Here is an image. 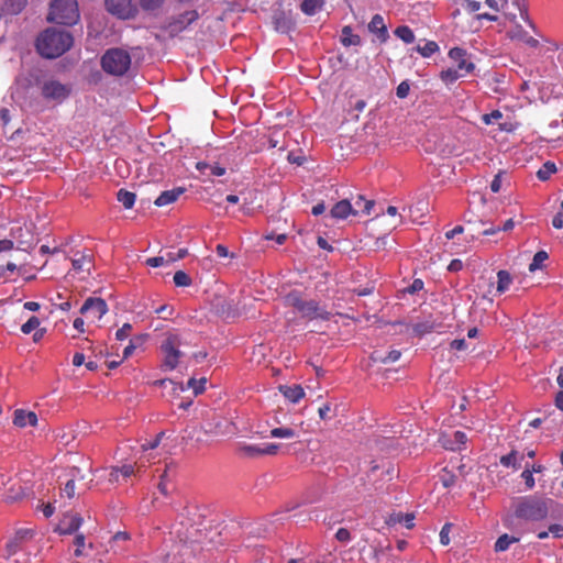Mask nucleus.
I'll return each mask as SVG.
<instances>
[{"label": "nucleus", "instance_id": "f257e3e1", "mask_svg": "<svg viewBox=\"0 0 563 563\" xmlns=\"http://www.w3.org/2000/svg\"><path fill=\"white\" fill-rule=\"evenodd\" d=\"M236 432V427L227 417L212 412L199 426L194 427L189 432V438L198 446L209 445L220 437L232 435Z\"/></svg>", "mask_w": 563, "mask_h": 563}, {"label": "nucleus", "instance_id": "f03ea898", "mask_svg": "<svg viewBox=\"0 0 563 563\" xmlns=\"http://www.w3.org/2000/svg\"><path fill=\"white\" fill-rule=\"evenodd\" d=\"M555 505L551 498L527 495L515 499L512 508L516 518L525 521H542L547 519L550 509Z\"/></svg>", "mask_w": 563, "mask_h": 563}, {"label": "nucleus", "instance_id": "7ed1b4c3", "mask_svg": "<svg viewBox=\"0 0 563 563\" xmlns=\"http://www.w3.org/2000/svg\"><path fill=\"white\" fill-rule=\"evenodd\" d=\"M69 32L48 27L40 34L36 41L37 52L45 58H56L67 52L73 45Z\"/></svg>", "mask_w": 563, "mask_h": 563}, {"label": "nucleus", "instance_id": "20e7f679", "mask_svg": "<svg viewBox=\"0 0 563 563\" xmlns=\"http://www.w3.org/2000/svg\"><path fill=\"white\" fill-rule=\"evenodd\" d=\"M284 302L287 307L292 308L295 311L300 313L302 318L313 320V319H330L331 313L327 311L324 308L320 307L319 303L314 300H308L302 298V296L292 291L289 292L285 298Z\"/></svg>", "mask_w": 563, "mask_h": 563}, {"label": "nucleus", "instance_id": "39448f33", "mask_svg": "<svg viewBox=\"0 0 563 563\" xmlns=\"http://www.w3.org/2000/svg\"><path fill=\"white\" fill-rule=\"evenodd\" d=\"M132 64L131 55L123 48H109L101 57L102 69L112 76H123Z\"/></svg>", "mask_w": 563, "mask_h": 563}, {"label": "nucleus", "instance_id": "423d86ee", "mask_svg": "<svg viewBox=\"0 0 563 563\" xmlns=\"http://www.w3.org/2000/svg\"><path fill=\"white\" fill-rule=\"evenodd\" d=\"M57 24L73 25L79 20L77 0H53L47 18Z\"/></svg>", "mask_w": 563, "mask_h": 563}, {"label": "nucleus", "instance_id": "0eeeda50", "mask_svg": "<svg viewBox=\"0 0 563 563\" xmlns=\"http://www.w3.org/2000/svg\"><path fill=\"white\" fill-rule=\"evenodd\" d=\"M183 344L181 336L176 332L166 333L165 340L162 343L163 353V367L166 369H174L179 364L183 352L179 347Z\"/></svg>", "mask_w": 563, "mask_h": 563}, {"label": "nucleus", "instance_id": "6e6552de", "mask_svg": "<svg viewBox=\"0 0 563 563\" xmlns=\"http://www.w3.org/2000/svg\"><path fill=\"white\" fill-rule=\"evenodd\" d=\"M37 86L40 88L41 96L48 101L62 102L70 92L67 85L55 79L37 81Z\"/></svg>", "mask_w": 563, "mask_h": 563}, {"label": "nucleus", "instance_id": "1a4fd4ad", "mask_svg": "<svg viewBox=\"0 0 563 563\" xmlns=\"http://www.w3.org/2000/svg\"><path fill=\"white\" fill-rule=\"evenodd\" d=\"M206 389H170L169 400L173 406L187 409L191 406L194 398L201 395Z\"/></svg>", "mask_w": 563, "mask_h": 563}, {"label": "nucleus", "instance_id": "9d476101", "mask_svg": "<svg viewBox=\"0 0 563 563\" xmlns=\"http://www.w3.org/2000/svg\"><path fill=\"white\" fill-rule=\"evenodd\" d=\"M197 19L198 13L196 11H187L170 21L165 29L170 36H176L186 30Z\"/></svg>", "mask_w": 563, "mask_h": 563}, {"label": "nucleus", "instance_id": "9b49d317", "mask_svg": "<svg viewBox=\"0 0 563 563\" xmlns=\"http://www.w3.org/2000/svg\"><path fill=\"white\" fill-rule=\"evenodd\" d=\"M108 312V306L101 298H88L80 308V313L88 314L93 320H100Z\"/></svg>", "mask_w": 563, "mask_h": 563}, {"label": "nucleus", "instance_id": "f8f14e48", "mask_svg": "<svg viewBox=\"0 0 563 563\" xmlns=\"http://www.w3.org/2000/svg\"><path fill=\"white\" fill-rule=\"evenodd\" d=\"M449 57L457 64V68L464 75L472 73L475 65L466 58V51L460 47H453L449 52Z\"/></svg>", "mask_w": 563, "mask_h": 563}, {"label": "nucleus", "instance_id": "ddd939ff", "mask_svg": "<svg viewBox=\"0 0 563 563\" xmlns=\"http://www.w3.org/2000/svg\"><path fill=\"white\" fill-rule=\"evenodd\" d=\"M82 523V517L78 514H66L60 520L57 530L60 534H71L76 532Z\"/></svg>", "mask_w": 563, "mask_h": 563}, {"label": "nucleus", "instance_id": "4468645a", "mask_svg": "<svg viewBox=\"0 0 563 563\" xmlns=\"http://www.w3.org/2000/svg\"><path fill=\"white\" fill-rule=\"evenodd\" d=\"M109 12L120 18H128L132 12L131 0H106Z\"/></svg>", "mask_w": 563, "mask_h": 563}, {"label": "nucleus", "instance_id": "2eb2a0df", "mask_svg": "<svg viewBox=\"0 0 563 563\" xmlns=\"http://www.w3.org/2000/svg\"><path fill=\"white\" fill-rule=\"evenodd\" d=\"M32 537L31 530L20 529L14 536L7 542V551L9 555L15 554L22 544Z\"/></svg>", "mask_w": 563, "mask_h": 563}, {"label": "nucleus", "instance_id": "dca6fc26", "mask_svg": "<svg viewBox=\"0 0 563 563\" xmlns=\"http://www.w3.org/2000/svg\"><path fill=\"white\" fill-rule=\"evenodd\" d=\"M135 474V467L132 464H123L121 466H113L109 473V482L110 483H121L122 481H126L132 475Z\"/></svg>", "mask_w": 563, "mask_h": 563}, {"label": "nucleus", "instance_id": "f3484780", "mask_svg": "<svg viewBox=\"0 0 563 563\" xmlns=\"http://www.w3.org/2000/svg\"><path fill=\"white\" fill-rule=\"evenodd\" d=\"M369 32L377 35L380 42H386L388 38L387 26L384 22V18L380 14H375L368 23Z\"/></svg>", "mask_w": 563, "mask_h": 563}, {"label": "nucleus", "instance_id": "a211bd4d", "mask_svg": "<svg viewBox=\"0 0 563 563\" xmlns=\"http://www.w3.org/2000/svg\"><path fill=\"white\" fill-rule=\"evenodd\" d=\"M37 416L34 411H25L23 409H16L14 411L13 424L19 428H24L26 426H36Z\"/></svg>", "mask_w": 563, "mask_h": 563}, {"label": "nucleus", "instance_id": "6ab92c4d", "mask_svg": "<svg viewBox=\"0 0 563 563\" xmlns=\"http://www.w3.org/2000/svg\"><path fill=\"white\" fill-rule=\"evenodd\" d=\"M330 213L332 218L345 219L350 214H358V210L353 209V206L347 199H343L333 206Z\"/></svg>", "mask_w": 563, "mask_h": 563}, {"label": "nucleus", "instance_id": "aec40b11", "mask_svg": "<svg viewBox=\"0 0 563 563\" xmlns=\"http://www.w3.org/2000/svg\"><path fill=\"white\" fill-rule=\"evenodd\" d=\"M467 442V435L463 431H455L452 439H443V448L450 451H460Z\"/></svg>", "mask_w": 563, "mask_h": 563}, {"label": "nucleus", "instance_id": "412c9836", "mask_svg": "<svg viewBox=\"0 0 563 563\" xmlns=\"http://www.w3.org/2000/svg\"><path fill=\"white\" fill-rule=\"evenodd\" d=\"M273 23L275 25V30L282 33L290 31L294 26L291 16L284 11L275 12L273 16Z\"/></svg>", "mask_w": 563, "mask_h": 563}, {"label": "nucleus", "instance_id": "4be33fe9", "mask_svg": "<svg viewBox=\"0 0 563 563\" xmlns=\"http://www.w3.org/2000/svg\"><path fill=\"white\" fill-rule=\"evenodd\" d=\"M413 520H415L413 514L393 512L386 519V523L388 526H396L399 523V525H404L408 529H411L415 526Z\"/></svg>", "mask_w": 563, "mask_h": 563}, {"label": "nucleus", "instance_id": "5701e85b", "mask_svg": "<svg viewBox=\"0 0 563 563\" xmlns=\"http://www.w3.org/2000/svg\"><path fill=\"white\" fill-rule=\"evenodd\" d=\"M269 437L275 439L292 440L299 437L295 428L283 426L271 429Z\"/></svg>", "mask_w": 563, "mask_h": 563}, {"label": "nucleus", "instance_id": "b1692460", "mask_svg": "<svg viewBox=\"0 0 563 563\" xmlns=\"http://www.w3.org/2000/svg\"><path fill=\"white\" fill-rule=\"evenodd\" d=\"M522 460H523V454H520L518 451L512 450L510 453L503 455L500 457L499 462L505 467H511L514 470H519L521 467Z\"/></svg>", "mask_w": 563, "mask_h": 563}, {"label": "nucleus", "instance_id": "393cba45", "mask_svg": "<svg viewBox=\"0 0 563 563\" xmlns=\"http://www.w3.org/2000/svg\"><path fill=\"white\" fill-rule=\"evenodd\" d=\"M184 192L183 188H176L172 190L163 191L154 201V203L158 207L167 206L178 199V197Z\"/></svg>", "mask_w": 563, "mask_h": 563}, {"label": "nucleus", "instance_id": "a878e982", "mask_svg": "<svg viewBox=\"0 0 563 563\" xmlns=\"http://www.w3.org/2000/svg\"><path fill=\"white\" fill-rule=\"evenodd\" d=\"M238 453L242 457L247 459H256L263 456L262 444H240L238 448Z\"/></svg>", "mask_w": 563, "mask_h": 563}, {"label": "nucleus", "instance_id": "bb28decb", "mask_svg": "<svg viewBox=\"0 0 563 563\" xmlns=\"http://www.w3.org/2000/svg\"><path fill=\"white\" fill-rule=\"evenodd\" d=\"M80 478L84 479V476L80 475V470L78 467L73 468L71 478L65 484L63 488V495L67 498H73L75 496V479Z\"/></svg>", "mask_w": 563, "mask_h": 563}, {"label": "nucleus", "instance_id": "cd10ccee", "mask_svg": "<svg viewBox=\"0 0 563 563\" xmlns=\"http://www.w3.org/2000/svg\"><path fill=\"white\" fill-rule=\"evenodd\" d=\"M341 42L344 46H356L361 44V37L357 34H353L351 26H344Z\"/></svg>", "mask_w": 563, "mask_h": 563}, {"label": "nucleus", "instance_id": "c85d7f7f", "mask_svg": "<svg viewBox=\"0 0 563 563\" xmlns=\"http://www.w3.org/2000/svg\"><path fill=\"white\" fill-rule=\"evenodd\" d=\"M440 47L434 41H428L423 45H417L413 51L419 53L422 57H430L439 52Z\"/></svg>", "mask_w": 563, "mask_h": 563}, {"label": "nucleus", "instance_id": "c756f323", "mask_svg": "<svg viewBox=\"0 0 563 563\" xmlns=\"http://www.w3.org/2000/svg\"><path fill=\"white\" fill-rule=\"evenodd\" d=\"M519 539L516 538V537H510L508 536L507 533L505 534H501L497 541L495 542V551L496 552H504L506 550L509 549V547L512 544V543H516L518 542Z\"/></svg>", "mask_w": 563, "mask_h": 563}, {"label": "nucleus", "instance_id": "7c9ffc66", "mask_svg": "<svg viewBox=\"0 0 563 563\" xmlns=\"http://www.w3.org/2000/svg\"><path fill=\"white\" fill-rule=\"evenodd\" d=\"M497 291L499 294H504L506 290H508L511 282H512V278L510 276V274L507 272V271H499L497 273Z\"/></svg>", "mask_w": 563, "mask_h": 563}, {"label": "nucleus", "instance_id": "2f4dec72", "mask_svg": "<svg viewBox=\"0 0 563 563\" xmlns=\"http://www.w3.org/2000/svg\"><path fill=\"white\" fill-rule=\"evenodd\" d=\"M118 201H120L125 209H131L135 202V194L125 189H120L117 194Z\"/></svg>", "mask_w": 563, "mask_h": 563}, {"label": "nucleus", "instance_id": "473e14b6", "mask_svg": "<svg viewBox=\"0 0 563 563\" xmlns=\"http://www.w3.org/2000/svg\"><path fill=\"white\" fill-rule=\"evenodd\" d=\"M373 207V200H367L363 196L358 195L354 201L353 209H357L358 213L369 214Z\"/></svg>", "mask_w": 563, "mask_h": 563}, {"label": "nucleus", "instance_id": "72a5a7b5", "mask_svg": "<svg viewBox=\"0 0 563 563\" xmlns=\"http://www.w3.org/2000/svg\"><path fill=\"white\" fill-rule=\"evenodd\" d=\"M464 74L461 73L459 69L456 68H448L445 70H442L440 73V78L441 80L446 84V85H450V84H453L454 81H456L459 78L463 77Z\"/></svg>", "mask_w": 563, "mask_h": 563}, {"label": "nucleus", "instance_id": "f704fd0d", "mask_svg": "<svg viewBox=\"0 0 563 563\" xmlns=\"http://www.w3.org/2000/svg\"><path fill=\"white\" fill-rule=\"evenodd\" d=\"M395 35L407 44L415 41V34L412 30L407 25H400L395 30Z\"/></svg>", "mask_w": 563, "mask_h": 563}, {"label": "nucleus", "instance_id": "c9c22d12", "mask_svg": "<svg viewBox=\"0 0 563 563\" xmlns=\"http://www.w3.org/2000/svg\"><path fill=\"white\" fill-rule=\"evenodd\" d=\"M556 172V166L553 162H545L542 167L538 170L537 176L540 180H548L551 175Z\"/></svg>", "mask_w": 563, "mask_h": 563}, {"label": "nucleus", "instance_id": "e433bc0d", "mask_svg": "<svg viewBox=\"0 0 563 563\" xmlns=\"http://www.w3.org/2000/svg\"><path fill=\"white\" fill-rule=\"evenodd\" d=\"M286 400L297 404L305 397V389H279Z\"/></svg>", "mask_w": 563, "mask_h": 563}, {"label": "nucleus", "instance_id": "4c0bfd02", "mask_svg": "<svg viewBox=\"0 0 563 563\" xmlns=\"http://www.w3.org/2000/svg\"><path fill=\"white\" fill-rule=\"evenodd\" d=\"M176 261V257H174V254L172 253H168L167 256H155V257H150L146 260V265L151 266V267H159V266H163L167 263H170V262H175Z\"/></svg>", "mask_w": 563, "mask_h": 563}, {"label": "nucleus", "instance_id": "58836bf2", "mask_svg": "<svg viewBox=\"0 0 563 563\" xmlns=\"http://www.w3.org/2000/svg\"><path fill=\"white\" fill-rule=\"evenodd\" d=\"M322 0H303L300 8L301 11L308 15H312L321 8Z\"/></svg>", "mask_w": 563, "mask_h": 563}, {"label": "nucleus", "instance_id": "ea45409f", "mask_svg": "<svg viewBox=\"0 0 563 563\" xmlns=\"http://www.w3.org/2000/svg\"><path fill=\"white\" fill-rule=\"evenodd\" d=\"M400 357V352L393 350L386 356L379 354V352H374L373 358L374 361H379L382 363H394L398 361Z\"/></svg>", "mask_w": 563, "mask_h": 563}, {"label": "nucleus", "instance_id": "a19ab883", "mask_svg": "<svg viewBox=\"0 0 563 563\" xmlns=\"http://www.w3.org/2000/svg\"><path fill=\"white\" fill-rule=\"evenodd\" d=\"M548 253L545 251H539L534 254L532 262L529 265V271L534 272L541 268L544 261L548 260Z\"/></svg>", "mask_w": 563, "mask_h": 563}, {"label": "nucleus", "instance_id": "79ce46f5", "mask_svg": "<svg viewBox=\"0 0 563 563\" xmlns=\"http://www.w3.org/2000/svg\"><path fill=\"white\" fill-rule=\"evenodd\" d=\"M90 262H91V258L89 255H81L80 257L73 260V267L76 271L89 272L90 271V266H89Z\"/></svg>", "mask_w": 563, "mask_h": 563}, {"label": "nucleus", "instance_id": "37998d69", "mask_svg": "<svg viewBox=\"0 0 563 563\" xmlns=\"http://www.w3.org/2000/svg\"><path fill=\"white\" fill-rule=\"evenodd\" d=\"M456 476L451 471L443 468L440 474V482L442 483L443 487L449 488L452 487L455 484Z\"/></svg>", "mask_w": 563, "mask_h": 563}, {"label": "nucleus", "instance_id": "c03bdc74", "mask_svg": "<svg viewBox=\"0 0 563 563\" xmlns=\"http://www.w3.org/2000/svg\"><path fill=\"white\" fill-rule=\"evenodd\" d=\"M520 477L525 481L526 489L531 490L536 486L533 473L529 470V464H526Z\"/></svg>", "mask_w": 563, "mask_h": 563}, {"label": "nucleus", "instance_id": "a18cd8bd", "mask_svg": "<svg viewBox=\"0 0 563 563\" xmlns=\"http://www.w3.org/2000/svg\"><path fill=\"white\" fill-rule=\"evenodd\" d=\"M174 283L177 287H187L191 284V278L184 271H177L174 275Z\"/></svg>", "mask_w": 563, "mask_h": 563}, {"label": "nucleus", "instance_id": "49530a36", "mask_svg": "<svg viewBox=\"0 0 563 563\" xmlns=\"http://www.w3.org/2000/svg\"><path fill=\"white\" fill-rule=\"evenodd\" d=\"M165 0H140V5L145 11H155L162 8Z\"/></svg>", "mask_w": 563, "mask_h": 563}, {"label": "nucleus", "instance_id": "de8ad7c7", "mask_svg": "<svg viewBox=\"0 0 563 563\" xmlns=\"http://www.w3.org/2000/svg\"><path fill=\"white\" fill-rule=\"evenodd\" d=\"M512 38H518L519 41H522L527 45L534 47L538 45V41L533 38L532 36L528 35L523 31L519 30L516 33H514Z\"/></svg>", "mask_w": 563, "mask_h": 563}, {"label": "nucleus", "instance_id": "09e8293b", "mask_svg": "<svg viewBox=\"0 0 563 563\" xmlns=\"http://www.w3.org/2000/svg\"><path fill=\"white\" fill-rule=\"evenodd\" d=\"M40 325V320L37 317H31L22 327L21 330L24 334L31 333L33 330L37 329Z\"/></svg>", "mask_w": 563, "mask_h": 563}, {"label": "nucleus", "instance_id": "8fccbe9b", "mask_svg": "<svg viewBox=\"0 0 563 563\" xmlns=\"http://www.w3.org/2000/svg\"><path fill=\"white\" fill-rule=\"evenodd\" d=\"M332 412V406L330 402L323 404L318 409V413L321 420H330L334 417V415H331Z\"/></svg>", "mask_w": 563, "mask_h": 563}, {"label": "nucleus", "instance_id": "3c124183", "mask_svg": "<svg viewBox=\"0 0 563 563\" xmlns=\"http://www.w3.org/2000/svg\"><path fill=\"white\" fill-rule=\"evenodd\" d=\"M164 435H165V433H164V432H159V433L155 437V439H154V440H152V441H146L145 443H143V444H142V450H143V451H147V450H154V449H156V448L159 445V443H161V441H162V439H163V437H164Z\"/></svg>", "mask_w": 563, "mask_h": 563}, {"label": "nucleus", "instance_id": "603ef678", "mask_svg": "<svg viewBox=\"0 0 563 563\" xmlns=\"http://www.w3.org/2000/svg\"><path fill=\"white\" fill-rule=\"evenodd\" d=\"M501 118H503V113L499 110H494L490 113H486L482 117L483 122L487 125L495 123L497 120H499Z\"/></svg>", "mask_w": 563, "mask_h": 563}, {"label": "nucleus", "instance_id": "864d4df0", "mask_svg": "<svg viewBox=\"0 0 563 563\" xmlns=\"http://www.w3.org/2000/svg\"><path fill=\"white\" fill-rule=\"evenodd\" d=\"M279 450H280V444H278V443L262 444L263 455H276Z\"/></svg>", "mask_w": 563, "mask_h": 563}, {"label": "nucleus", "instance_id": "5fc2aeb1", "mask_svg": "<svg viewBox=\"0 0 563 563\" xmlns=\"http://www.w3.org/2000/svg\"><path fill=\"white\" fill-rule=\"evenodd\" d=\"M452 528V523H445L440 531V542L443 545H448L450 543V531Z\"/></svg>", "mask_w": 563, "mask_h": 563}, {"label": "nucleus", "instance_id": "6e6d98bb", "mask_svg": "<svg viewBox=\"0 0 563 563\" xmlns=\"http://www.w3.org/2000/svg\"><path fill=\"white\" fill-rule=\"evenodd\" d=\"M74 543L76 545L75 555L81 556L82 555V548L85 547V536L82 533H78L75 537Z\"/></svg>", "mask_w": 563, "mask_h": 563}, {"label": "nucleus", "instance_id": "4d7b16f0", "mask_svg": "<svg viewBox=\"0 0 563 563\" xmlns=\"http://www.w3.org/2000/svg\"><path fill=\"white\" fill-rule=\"evenodd\" d=\"M132 331V325L130 323H124L115 333L117 340H125Z\"/></svg>", "mask_w": 563, "mask_h": 563}, {"label": "nucleus", "instance_id": "13d9d810", "mask_svg": "<svg viewBox=\"0 0 563 563\" xmlns=\"http://www.w3.org/2000/svg\"><path fill=\"white\" fill-rule=\"evenodd\" d=\"M409 91H410L409 82L401 81L396 89V95L398 98L404 99L409 95Z\"/></svg>", "mask_w": 563, "mask_h": 563}, {"label": "nucleus", "instance_id": "bf43d9fd", "mask_svg": "<svg viewBox=\"0 0 563 563\" xmlns=\"http://www.w3.org/2000/svg\"><path fill=\"white\" fill-rule=\"evenodd\" d=\"M335 539L339 541V542H343V543H346L351 540V533L347 529L345 528H340L336 533H335Z\"/></svg>", "mask_w": 563, "mask_h": 563}, {"label": "nucleus", "instance_id": "052dcab7", "mask_svg": "<svg viewBox=\"0 0 563 563\" xmlns=\"http://www.w3.org/2000/svg\"><path fill=\"white\" fill-rule=\"evenodd\" d=\"M208 382V378L206 376H201L199 378L191 377L188 380L187 387H203Z\"/></svg>", "mask_w": 563, "mask_h": 563}, {"label": "nucleus", "instance_id": "680f3d73", "mask_svg": "<svg viewBox=\"0 0 563 563\" xmlns=\"http://www.w3.org/2000/svg\"><path fill=\"white\" fill-rule=\"evenodd\" d=\"M26 0H8V4L11 7V11L18 13L25 5Z\"/></svg>", "mask_w": 563, "mask_h": 563}, {"label": "nucleus", "instance_id": "e2e57ef3", "mask_svg": "<svg viewBox=\"0 0 563 563\" xmlns=\"http://www.w3.org/2000/svg\"><path fill=\"white\" fill-rule=\"evenodd\" d=\"M432 330V325L428 324V323H417L413 325V331L419 334V335H422L424 333H428Z\"/></svg>", "mask_w": 563, "mask_h": 563}, {"label": "nucleus", "instance_id": "0e129e2a", "mask_svg": "<svg viewBox=\"0 0 563 563\" xmlns=\"http://www.w3.org/2000/svg\"><path fill=\"white\" fill-rule=\"evenodd\" d=\"M136 341H141V339H132L130 341L129 345L125 346V349L123 350L124 358H128L133 354L134 350L136 349V343H135Z\"/></svg>", "mask_w": 563, "mask_h": 563}, {"label": "nucleus", "instance_id": "69168bd1", "mask_svg": "<svg viewBox=\"0 0 563 563\" xmlns=\"http://www.w3.org/2000/svg\"><path fill=\"white\" fill-rule=\"evenodd\" d=\"M549 531L556 539L563 538V526L553 523L549 527Z\"/></svg>", "mask_w": 563, "mask_h": 563}, {"label": "nucleus", "instance_id": "338daca9", "mask_svg": "<svg viewBox=\"0 0 563 563\" xmlns=\"http://www.w3.org/2000/svg\"><path fill=\"white\" fill-rule=\"evenodd\" d=\"M423 288V282L421 279H415L412 284L408 287L407 291L410 294H415Z\"/></svg>", "mask_w": 563, "mask_h": 563}, {"label": "nucleus", "instance_id": "774afa93", "mask_svg": "<svg viewBox=\"0 0 563 563\" xmlns=\"http://www.w3.org/2000/svg\"><path fill=\"white\" fill-rule=\"evenodd\" d=\"M451 347L456 351H463L466 349V342L464 339L453 340L451 342Z\"/></svg>", "mask_w": 563, "mask_h": 563}]
</instances>
